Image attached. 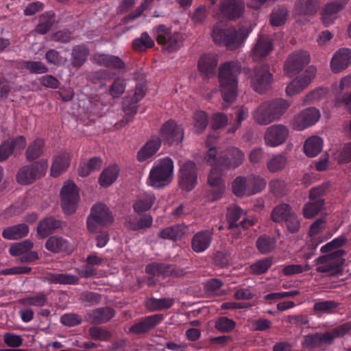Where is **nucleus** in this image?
<instances>
[{
  "mask_svg": "<svg viewBox=\"0 0 351 351\" xmlns=\"http://www.w3.org/2000/svg\"><path fill=\"white\" fill-rule=\"evenodd\" d=\"M240 71L241 65L237 61L227 62L219 66V81L224 102L230 104L235 100L238 87L237 75ZM228 106V104H223L224 108Z\"/></svg>",
  "mask_w": 351,
  "mask_h": 351,
  "instance_id": "1",
  "label": "nucleus"
},
{
  "mask_svg": "<svg viewBox=\"0 0 351 351\" xmlns=\"http://www.w3.org/2000/svg\"><path fill=\"white\" fill-rule=\"evenodd\" d=\"M247 35L248 33H245L243 29L237 30L223 21L217 22L213 26L211 33L215 43L223 44L231 50L239 47Z\"/></svg>",
  "mask_w": 351,
  "mask_h": 351,
  "instance_id": "2",
  "label": "nucleus"
},
{
  "mask_svg": "<svg viewBox=\"0 0 351 351\" xmlns=\"http://www.w3.org/2000/svg\"><path fill=\"white\" fill-rule=\"evenodd\" d=\"M224 156H218V152L215 147H210L204 155V161L213 168L208 177V182L210 186L216 191L214 199H218L225 191V183L222 179L223 165L220 163Z\"/></svg>",
  "mask_w": 351,
  "mask_h": 351,
  "instance_id": "3",
  "label": "nucleus"
},
{
  "mask_svg": "<svg viewBox=\"0 0 351 351\" xmlns=\"http://www.w3.org/2000/svg\"><path fill=\"white\" fill-rule=\"evenodd\" d=\"M174 165L169 157L157 160L150 170L147 184L154 189L169 185L173 178Z\"/></svg>",
  "mask_w": 351,
  "mask_h": 351,
  "instance_id": "4",
  "label": "nucleus"
},
{
  "mask_svg": "<svg viewBox=\"0 0 351 351\" xmlns=\"http://www.w3.org/2000/svg\"><path fill=\"white\" fill-rule=\"evenodd\" d=\"M152 34L162 49L168 53L175 52L181 47L182 36L180 33H172L171 29L165 25H158L152 29Z\"/></svg>",
  "mask_w": 351,
  "mask_h": 351,
  "instance_id": "5",
  "label": "nucleus"
},
{
  "mask_svg": "<svg viewBox=\"0 0 351 351\" xmlns=\"http://www.w3.org/2000/svg\"><path fill=\"white\" fill-rule=\"evenodd\" d=\"M112 213L105 204L99 203L95 204L87 218V228L90 232H95L99 226H108L113 223Z\"/></svg>",
  "mask_w": 351,
  "mask_h": 351,
  "instance_id": "6",
  "label": "nucleus"
},
{
  "mask_svg": "<svg viewBox=\"0 0 351 351\" xmlns=\"http://www.w3.org/2000/svg\"><path fill=\"white\" fill-rule=\"evenodd\" d=\"M343 254V250H337L326 255L319 256L315 261L316 271L321 273H327L330 275L336 274L344 263V259L342 258Z\"/></svg>",
  "mask_w": 351,
  "mask_h": 351,
  "instance_id": "7",
  "label": "nucleus"
},
{
  "mask_svg": "<svg viewBox=\"0 0 351 351\" xmlns=\"http://www.w3.org/2000/svg\"><path fill=\"white\" fill-rule=\"evenodd\" d=\"M245 71L249 73L251 85L256 92L263 93L270 88L273 77L267 65L256 66L252 71L249 69Z\"/></svg>",
  "mask_w": 351,
  "mask_h": 351,
  "instance_id": "8",
  "label": "nucleus"
},
{
  "mask_svg": "<svg viewBox=\"0 0 351 351\" xmlns=\"http://www.w3.org/2000/svg\"><path fill=\"white\" fill-rule=\"evenodd\" d=\"M47 167L48 161L45 159L23 166L16 174V180L21 184H29L43 176Z\"/></svg>",
  "mask_w": 351,
  "mask_h": 351,
  "instance_id": "9",
  "label": "nucleus"
},
{
  "mask_svg": "<svg viewBox=\"0 0 351 351\" xmlns=\"http://www.w3.org/2000/svg\"><path fill=\"white\" fill-rule=\"evenodd\" d=\"M179 184L182 189L189 191L195 188L197 182V167L191 160L180 164Z\"/></svg>",
  "mask_w": 351,
  "mask_h": 351,
  "instance_id": "10",
  "label": "nucleus"
},
{
  "mask_svg": "<svg viewBox=\"0 0 351 351\" xmlns=\"http://www.w3.org/2000/svg\"><path fill=\"white\" fill-rule=\"evenodd\" d=\"M61 204L64 212L73 213L79 201V191L73 182L68 180L63 184L61 191Z\"/></svg>",
  "mask_w": 351,
  "mask_h": 351,
  "instance_id": "11",
  "label": "nucleus"
},
{
  "mask_svg": "<svg viewBox=\"0 0 351 351\" xmlns=\"http://www.w3.org/2000/svg\"><path fill=\"white\" fill-rule=\"evenodd\" d=\"M320 117L321 114L318 109L314 107L307 108L293 117L291 125L293 130L302 131L315 125Z\"/></svg>",
  "mask_w": 351,
  "mask_h": 351,
  "instance_id": "12",
  "label": "nucleus"
},
{
  "mask_svg": "<svg viewBox=\"0 0 351 351\" xmlns=\"http://www.w3.org/2000/svg\"><path fill=\"white\" fill-rule=\"evenodd\" d=\"M309 62L310 56L307 51H294L287 57L285 62V73L287 75L293 76L303 70Z\"/></svg>",
  "mask_w": 351,
  "mask_h": 351,
  "instance_id": "13",
  "label": "nucleus"
},
{
  "mask_svg": "<svg viewBox=\"0 0 351 351\" xmlns=\"http://www.w3.org/2000/svg\"><path fill=\"white\" fill-rule=\"evenodd\" d=\"M317 69L313 66H308L305 71L293 79L287 86L286 93L293 96L306 88L315 78Z\"/></svg>",
  "mask_w": 351,
  "mask_h": 351,
  "instance_id": "14",
  "label": "nucleus"
},
{
  "mask_svg": "<svg viewBox=\"0 0 351 351\" xmlns=\"http://www.w3.org/2000/svg\"><path fill=\"white\" fill-rule=\"evenodd\" d=\"M158 138L161 143L168 145L178 144L184 138V131L175 121L169 120L162 125Z\"/></svg>",
  "mask_w": 351,
  "mask_h": 351,
  "instance_id": "15",
  "label": "nucleus"
},
{
  "mask_svg": "<svg viewBox=\"0 0 351 351\" xmlns=\"http://www.w3.org/2000/svg\"><path fill=\"white\" fill-rule=\"evenodd\" d=\"M288 128L282 124H276L267 128L264 134L265 145L276 147L283 144L289 136Z\"/></svg>",
  "mask_w": 351,
  "mask_h": 351,
  "instance_id": "16",
  "label": "nucleus"
},
{
  "mask_svg": "<svg viewBox=\"0 0 351 351\" xmlns=\"http://www.w3.org/2000/svg\"><path fill=\"white\" fill-rule=\"evenodd\" d=\"M349 0H337L325 4L320 11V19L324 27H329L335 23L339 17V12L343 9Z\"/></svg>",
  "mask_w": 351,
  "mask_h": 351,
  "instance_id": "17",
  "label": "nucleus"
},
{
  "mask_svg": "<svg viewBox=\"0 0 351 351\" xmlns=\"http://www.w3.org/2000/svg\"><path fill=\"white\" fill-rule=\"evenodd\" d=\"M350 64L351 50L348 48H341L333 54L330 67L334 73H339L347 69Z\"/></svg>",
  "mask_w": 351,
  "mask_h": 351,
  "instance_id": "18",
  "label": "nucleus"
},
{
  "mask_svg": "<svg viewBox=\"0 0 351 351\" xmlns=\"http://www.w3.org/2000/svg\"><path fill=\"white\" fill-rule=\"evenodd\" d=\"M26 145V140L23 136L4 141L0 145V162L7 160L12 154L20 153Z\"/></svg>",
  "mask_w": 351,
  "mask_h": 351,
  "instance_id": "19",
  "label": "nucleus"
},
{
  "mask_svg": "<svg viewBox=\"0 0 351 351\" xmlns=\"http://www.w3.org/2000/svg\"><path fill=\"white\" fill-rule=\"evenodd\" d=\"M319 5L320 0H297L295 14L299 19L303 18L304 21H308L317 12Z\"/></svg>",
  "mask_w": 351,
  "mask_h": 351,
  "instance_id": "20",
  "label": "nucleus"
},
{
  "mask_svg": "<svg viewBox=\"0 0 351 351\" xmlns=\"http://www.w3.org/2000/svg\"><path fill=\"white\" fill-rule=\"evenodd\" d=\"M244 10V3L241 0H221L220 12L223 16L234 19L239 17Z\"/></svg>",
  "mask_w": 351,
  "mask_h": 351,
  "instance_id": "21",
  "label": "nucleus"
},
{
  "mask_svg": "<svg viewBox=\"0 0 351 351\" xmlns=\"http://www.w3.org/2000/svg\"><path fill=\"white\" fill-rule=\"evenodd\" d=\"M220 165H223V172L239 167L245 160V154L237 147L227 149L226 154Z\"/></svg>",
  "mask_w": 351,
  "mask_h": 351,
  "instance_id": "22",
  "label": "nucleus"
},
{
  "mask_svg": "<svg viewBox=\"0 0 351 351\" xmlns=\"http://www.w3.org/2000/svg\"><path fill=\"white\" fill-rule=\"evenodd\" d=\"M162 315L155 314L145 317L129 328V332L138 335L145 333L158 325L162 319Z\"/></svg>",
  "mask_w": 351,
  "mask_h": 351,
  "instance_id": "23",
  "label": "nucleus"
},
{
  "mask_svg": "<svg viewBox=\"0 0 351 351\" xmlns=\"http://www.w3.org/2000/svg\"><path fill=\"white\" fill-rule=\"evenodd\" d=\"M213 228L197 232L191 240V246L193 251L200 253L208 249L213 239Z\"/></svg>",
  "mask_w": 351,
  "mask_h": 351,
  "instance_id": "24",
  "label": "nucleus"
},
{
  "mask_svg": "<svg viewBox=\"0 0 351 351\" xmlns=\"http://www.w3.org/2000/svg\"><path fill=\"white\" fill-rule=\"evenodd\" d=\"M218 64L217 56L215 54H204L198 61L199 71L206 77L215 75Z\"/></svg>",
  "mask_w": 351,
  "mask_h": 351,
  "instance_id": "25",
  "label": "nucleus"
},
{
  "mask_svg": "<svg viewBox=\"0 0 351 351\" xmlns=\"http://www.w3.org/2000/svg\"><path fill=\"white\" fill-rule=\"evenodd\" d=\"M156 202V197L152 193H139L133 203V209L136 213H142L149 210Z\"/></svg>",
  "mask_w": 351,
  "mask_h": 351,
  "instance_id": "26",
  "label": "nucleus"
},
{
  "mask_svg": "<svg viewBox=\"0 0 351 351\" xmlns=\"http://www.w3.org/2000/svg\"><path fill=\"white\" fill-rule=\"evenodd\" d=\"M70 154L65 151L60 152L54 158L51 167V175L53 177L59 176L65 171L70 165Z\"/></svg>",
  "mask_w": 351,
  "mask_h": 351,
  "instance_id": "27",
  "label": "nucleus"
},
{
  "mask_svg": "<svg viewBox=\"0 0 351 351\" xmlns=\"http://www.w3.org/2000/svg\"><path fill=\"white\" fill-rule=\"evenodd\" d=\"M273 44L267 37H261L252 49L251 54L255 61L261 60L267 56L272 50Z\"/></svg>",
  "mask_w": 351,
  "mask_h": 351,
  "instance_id": "28",
  "label": "nucleus"
},
{
  "mask_svg": "<svg viewBox=\"0 0 351 351\" xmlns=\"http://www.w3.org/2000/svg\"><path fill=\"white\" fill-rule=\"evenodd\" d=\"M265 103L269 108L270 117H272L274 121L279 120L291 106L288 101L282 98L266 101Z\"/></svg>",
  "mask_w": 351,
  "mask_h": 351,
  "instance_id": "29",
  "label": "nucleus"
},
{
  "mask_svg": "<svg viewBox=\"0 0 351 351\" xmlns=\"http://www.w3.org/2000/svg\"><path fill=\"white\" fill-rule=\"evenodd\" d=\"M161 141L157 136H153L138 151L137 158L143 162L153 156L159 149Z\"/></svg>",
  "mask_w": 351,
  "mask_h": 351,
  "instance_id": "30",
  "label": "nucleus"
},
{
  "mask_svg": "<svg viewBox=\"0 0 351 351\" xmlns=\"http://www.w3.org/2000/svg\"><path fill=\"white\" fill-rule=\"evenodd\" d=\"M335 339L332 331L307 335L302 343L305 347H315L322 344H330Z\"/></svg>",
  "mask_w": 351,
  "mask_h": 351,
  "instance_id": "31",
  "label": "nucleus"
},
{
  "mask_svg": "<svg viewBox=\"0 0 351 351\" xmlns=\"http://www.w3.org/2000/svg\"><path fill=\"white\" fill-rule=\"evenodd\" d=\"M93 60L101 66L114 69H122L124 67V62L119 57L112 55L97 53L93 56Z\"/></svg>",
  "mask_w": 351,
  "mask_h": 351,
  "instance_id": "32",
  "label": "nucleus"
},
{
  "mask_svg": "<svg viewBox=\"0 0 351 351\" xmlns=\"http://www.w3.org/2000/svg\"><path fill=\"white\" fill-rule=\"evenodd\" d=\"M270 114L269 108L264 101L253 112L252 119L258 125H267L274 122Z\"/></svg>",
  "mask_w": 351,
  "mask_h": 351,
  "instance_id": "33",
  "label": "nucleus"
},
{
  "mask_svg": "<svg viewBox=\"0 0 351 351\" xmlns=\"http://www.w3.org/2000/svg\"><path fill=\"white\" fill-rule=\"evenodd\" d=\"M114 315L113 309L105 307L93 310L88 313V319L94 324H102L108 322Z\"/></svg>",
  "mask_w": 351,
  "mask_h": 351,
  "instance_id": "34",
  "label": "nucleus"
},
{
  "mask_svg": "<svg viewBox=\"0 0 351 351\" xmlns=\"http://www.w3.org/2000/svg\"><path fill=\"white\" fill-rule=\"evenodd\" d=\"M28 232V226L24 223H21L4 229L2 236L6 239L14 240L25 237Z\"/></svg>",
  "mask_w": 351,
  "mask_h": 351,
  "instance_id": "35",
  "label": "nucleus"
},
{
  "mask_svg": "<svg viewBox=\"0 0 351 351\" xmlns=\"http://www.w3.org/2000/svg\"><path fill=\"white\" fill-rule=\"evenodd\" d=\"M60 223L53 217H47L40 221L37 227V234L44 239L49 235L55 229L58 228Z\"/></svg>",
  "mask_w": 351,
  "mask_h": 351,
  "instance_id": "36",
  "label": "nucleus"
},
{
  "mask_svg": "<svg viewBox=\"0 0 351 351\" xmlns=\"http://www.w3.org/2000/svg\"><path fill=\"white\" fill-rule=\"evenodd\" d=\"M119 169L117 165H111L103 170L99 178V183L102 187L110 186L117 180Z\"/></svg>",
  "mask_w": 351,
  "mask_h": 351,
  "instance_id": "37",
  "label": "nucleus"
},
{
  "mask_svg": "<svg viewBox=\"0 0 351 351\" xmlns=\"http://www.w3.org/2000/svg\"><path fill=\"white\" fill-rule=\"evenodd\" d=\"M152 222L153 218L150 215H145L140 219L130 216L126 220V226L132 230H138L150 227Z\"/></svg>",
  "mask_w": 351,
  "mask_h": 351,
  "instance_id": "38",
  "label": "nucleus"
},
{
  "mask_svg": "<svg viewBox=\"0 0 351 351\" xmlns=\"http://www.w3.org/2000/svg\"><path fill=\"white\" fill-rule=\"evenodd\" d=\"M45 247L47 250L54 253L69 250L67 241L57 236L50 237L45 243Z\"/></svg>",
  "mask_w": 351,
  "mask_h": 351,
  "instance_id": "39",
  "label": "nucleus"
},
{
  "mask_svg": "<svg viewBox=\"0 0 351 351\" xmlns=\"http://www.w3.org/2000/svg\"><path fill=\"white\" fill-rule=\"evenodd\" d=\"M323 147V141L319 136H311L308 138L304 145L305 154L308 157L317 156L322 150Z\"/></svg>",
  "mask_w": 351,
  "mask_h": 351,
  "instance_id": "40",
  "label": "nucleus"
},
{
  "mask_svg": "<svg viewBox=\"0 0 351 351\" xmlns=\"http://www.w3.org/2000/svg\"><path fill=\"white\" fill-rule=\"evenodd\" d=\"M46 280L51 283H59L64 285L77 284L79 278L68 274L48 273L45 276Z\"/></svg>",
  "mask_w": 351,
  "mask_h": 351,
  "instance_id": "41",
  "label": "nucleus"
},
{
  "mask_svg": "<svg viewBox=\"0 0 351 351\" xmlns=\"http://www.w3.org/2000/svg\"><path fill=\"white\" fill-rule=\"evenodd\" d=\"M287 157L283 154L274 155L267 162V168L271 173L282 171L287 165Z\"/></svg>",
  "mask_w": 351,
  "mask_h": 351,
  "instance_id": "42",
  "label": "nucleus"
},
{
  "mask_svg": "<svg viewBox=\"0 0 351 351\" xmlns=\"http://www.w3.org/2000/svg\"><path fill=\"white\" fill-rule=\"evenodd\" d=\"M186 227L181 225H176L162 229L159 232V237L164 239L178 240L181 239L185 234Z\"/></svg>",
  "mask_w": 351,
  "mask_h": 351,
  "instance_id": "43",
  "label": "nucleus"
},
{
  "mask_svg": "<svg viewBox=\"0 0 351 351\" xmlns=\"http://www.w3.org/2000/svg\"><path fill=\"white\" fill-rule=\"evenodd\" d=\"M45 143L43 139L37 138L31 143L26 151V158L29 161L38 158L44 152Z\"/></svg>",
  "mask_w": 351,
  "mask_h": 351,
  "instance_id": "44",
  "label": "nucleus"
},
{
  "mask_svg": "<svg viewBox=\"0 0 351 351\" xmlns=\"http://www.w3.org/2000/svg\"><path fill=\"white\" fill-rule=\"evenodd\" d=\"M293 210L289 205L280 204L276 206L271 213V219L274 222H284L292 213Z\"/></svg>",
  "mask_w": 351,
  "mask_h": 351,
  "instance_id": "45",
  "label": "nucleus"
},
{
  "mask_svg": "<svg viewBox=\"0 0 351 351\" xmlns=\"http://www.w3.org/2000/svg\"><path fill=\"white\" fill-rule=\"evenodd\" d=\"M339 304L333 300H319L315 302L313 310L318 315L331 314L337 308Z\"/></svg>",
  "mask_w": 351,
  "mask_h": 351,
  "instance_id": "46",
  "label": "nucleus"
},
{
  "mask_svg": "<svg viewBox=\"0 0 351 351\" xmlns=\"http://www.w3.org/2000/svg\"><path fill=\"white\" fill-rule=\"evenodd\" d=\"M88 53V49L84 45L75 47L72 51V65L80 68L86 62Z\"/></svg>",
  "mask_w": 351,
  "mask_h": 351,
  "instance_id": "47",
  "label": "nucleus"
},
{
  "mask_svg": "<svg viewBox=\"0 0 351 351\" xmlns=\"http://www.w3.org/2000/svg\"><path fill=\"white\" fill-rule=\"evenodd\" d=\"M173 304L171 298H150L146 300V307L152 311H160L170 308Z\"/></svg>",
  "mask_w": 351,
  "mask_h": 351,
  "instance_id": "48",
  "label": "nucleus"
},
{
  "mask_svg": "<svg viewBox=\"0 0 351 351\" xmlns=\"http://www.w3.org/2000/svg\"><path fill=\"white\" fill-rule=\"evenodd\" d=\"M328 95V90L324 88H318L310 92L302 99V105H308L319 101Z\"/></svg>",
  "mask_w": 351,
  "mask_h": 351,
  "instance_id": "49",
  "label": "nucleus"
},
{
  "mask_svg": "<svg viewBox=\"0 0 351 351\" xmlns=\"http://www.w3.org/2000/svg\"><path fill=\"white\" fill-rule=\"evenodd\" d=\"M154 42L147 32H143L139 38H136L132 43L134 49L136 51H145L148 48H152Z\"/></svg>",
  "mask_w": 351,
  "mask_h": 351,
  "instance_id": "50",
  "label": "nucleus"
},
{
  "mask_svg": "<svg viewBox=\"0 0 351 351\" xmlns=\"http://www.w3.org/2000/svg\"><path fill=\"white\" fill-rule=\"evenodd\" d=\"M250 195L261 192L266 186V180L259 176L252 175L247 178Z\"/></svg>",
  "mask_w": 351,
  "mask_h": 351,
  "instance_id": "51",
  "label": "nucleus"
},
{
  "mask_svg": "<svg viewBox=\"0 0 351 351\" xmlns=\"http://www.w3.org/2000/svg\"><path fill=\"white\" fill-rule=\"evenodd\" d=\"M232 191L237 197L250 195L247 178L243 176L237 177L232 183Z\"/></svg>",
  "mask_w": 351,
  "mask_h": 351,
  "instance_id": "52",
  "label": "nucleus"
},
{
  "mask_svg": "<svg viewBox=\"0 0 351 351\" xmlns=\"http://www.w3.org/2000/svg\"><path fill=\"white\" fill-rule=\"evenodd\" d=\"M276 241L274 238L263 236L256 241L258 251L263 254L271 252L276 247Z\"/></svg>",
  "mask_w": 351,
  "mask_h": 351,
  "instance_id": "53",
  "label": "nucleus"
},
{
  "mask_svg": "<svg viewBox=\"0 0 351 351\" xmlns=\"http://www.w3.org/2000/svg\"><path fill=\"white\" fill-rule=\"evenodd\" d=\"M33 246L34 243L30 240L27 239L11 245L9 249V252L14 256H22L25 253L29 251Z\"/></svg>",
  "mask_w": 351,
  "mask_h": 351,
  "instance_id": "54",
  "label": "nucleus"
},
{
  "mask_svg": "<svg viewBox=\"0 0 351 351\" xmlns=\"http://www.w3.org/2000/svg\"><path fill=\"white\" fill-rule=\"evenodd\" d=\"M146 272L154 276H167L173 274V269L171 265L160 263L149 264L146 267Z\"/></svg>",
  "mask_w": 351,
  "mask_h": 351,
  "instance_id": "55",
  "label": "nucleus"
},
{
  "mask_svg": "<svg viewBox=\"0 0 351 351\" xmlns=\"http://www.w3.org/2000/svg\"><path fill=\"white\" fill-rule=\"evenodd\" d=\"M208 123V117L206 113L202 110H197L193 115V130L197 133L203 132Z\"/></svg>",
  "mask_w": 351,
  "mask_h": 351,
  "instance_id": "56",
  "label": "nucleus"
},
{
  "mask_svg": "<svg viewBox=\"0 0 351 351\" xmlns=\"http://www.w3.org/2000/svg\"><path fill=\"white\" fill-rule=\"evenodd\" d=\"M53 12H46L43 14L39 18V23L36 27V32L39 34H45L51 27L54 19Z\"/></svg>",
  "mask_w": 351,
  "mask_h": 351,
  "instance_id": "57",
  "label": "nucleus"
},
{
  "mask_svg": "<svg viewBox=\"0 0 351 351\" xmlns=\"http://www.w3.org/2000/svg\"><path fill=\"white\" fill-rule=\"evenodd\" d=\"M244 215L243 210L237 206H232L228 208L227 210V220L229 223V228L232 229L234 227H237L239 223L237 221Z\"/></svg>",
  "mask_w": 351,
  "mask_h": 351,
  "instance_id": "58",
  "label": "nucleus"
},
{
  "mask_svg": "<svg viewBox=\"0 0 351 351\" xmlns=\"http://www.w3.org/2000/svg\"><path fill=\"white\" fill-rule=\"evenodd\" d=\"M324 202L322 199L315 201H311L306 204L303 208V215L306 218L315 217L322 209Z\"/></svg>",
  "mask_w": 351,
  "mask_h": 351,
  "instance_id": "59",
  "label": "nucleus"
},
{
  "mask_svg": "<svg viewBox=\"0 0 351 351\" xmlns=\"http://www.w3.org/2000/svg\"><path fill=\"white\" fill-rule=\"evenodd\" d=\"M47 302V295L45 293L40 292L37 294L25 298L20 300V303L24 305H30L34 306H43Z\"/></svg>",
  "mask_w": 351,
  "mask_h": 351,
  "instance_id": "60",
  "label": "nucleus"
},
{
  "mask_svg": "<svg viewBox=\"0 0 351 351\" xmlns=\"http://www.w3.org/2000/svg\"><path fill=\"white\" fill-rule=\"evenodd\" d=\"M287 18V10L285 8L274 9L270 16V23L273 26H279L285 23Z\"/></svg>",
  "mask_w": 351,
  "mask_h": 351,
  "instance_id": "61",
  "label": "nucleus"
},
{
  "mask_svg": "<svg viewBox=\"0 0 351 351\" xmlns=\"http://www.w3.org/2000/svg\"><path fill=\"white\" fill-rule=\"evenodd\" d=\"M235 116L236 119L228 130L230 133H234L241 126L242 121L247 119L248 117V109L243 106L237 109Z\"/></svg>",
  "mask_w": 351,
  "mask_h": 351,
  "instance_id": "62",
  "label": "nucleus"
},
{
  "mask_svg": "<svg viewBox=\"0 0 351 351\" xmlns=\"http://www.w3.org/2000/svg\"><path fill=\"white\" fill-rule=\"evenodd\" d=\"M272 265L271 258H265L260 260L250 266V271L254 274H261L267 271Z\"/></svg>",
  "mask_w": 351,
  "mask_h": 351,
  "instance_id": "63",
  "label": "nucleus"
},
{
  "mask_svg": "<svg viewBox=\"0 0 351 351\" xmlns=\"http://www.w3.org/2000/svg\"><path fill=\"white\" fill-rule=\"evenodd\" d=\"M308 264L304 265H288L283 267L282 271L285 276H292L307 271L310 269Z\"/></svg>",
  "mask_w": 351,
  "mask_h": 351,
  "instance_id": "64",
  "label": "nucleus"
}]
</instances>
